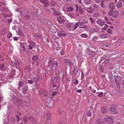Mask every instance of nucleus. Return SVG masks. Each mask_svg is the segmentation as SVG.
<instances>
[{
  "label": "nucleus",
  "mask_w": 124,
  "mask_h": 124,
  "mask_svg": "<svg viewBox=\"0 0 124 124\" xmlns=\"http://www.w3.org/2000/svg\"><path fill=\"white\" fill-rule=\"evenodd\" d=\"M27 88L26 87H24L22 89V92L23 94H26L27 93Z\"/></svg>",
  "instance_id": "nucleus-24"
},
{
  "label": "nucleus",
  "mask_w": 124,
  "mask_h": 124,
  "mask_svg": "<svg viewBox=\"0 0 124 124\" xmlns=\"http://www.w3.org/2000/svg\"><path fill=\"white\" fill-rule=\"evenodd\" d=\"M3 122L4 124H7V122L5 120H3Z\"/></svg>",
  "instance_id": "nucleus-64"
},
{
  "label": "nucleus",
  "mask_w": 124,
  "mask_h": 124,
  "mask_svg": "<svg viewBox=\"0 0 124 124\" xmlns=\"http://www.w3.org/2000/svg\"><path fill=\"white\" fill-rule=\"evenodd\" d=\"M38 59L37 55H35L33 56L32 58V59L34 61H36Z\"/></svg>",
  "instance_id": "nucleus-34"
},
{
  "label": "nucleus",
  "mask_w": 124,
  "mask_h": 124,
  "mask_svg": "<svg viewBox=\"0 0 124 124\" xmlns=\"http://www.w3.org/2000/svg\"><path fill=\"white\" fill-rule=\"evenodd\" d=\"M32 77L35 80V81H37L39 78V77L37 75L35 74H33Z\"/></svg>",
  "instance_id": "nucleus-23"
},
{
  "label": "nucleus",
  "mask_w": 124,
  "mask_h": 124,
  "mask_svg": "<svg viewBox=\"0 0 124 124\" xmlns=\"http://www.w3.org/2000/svg\"><path fill=\"white\" fill-rule=\"evenodd\" d=\"M102 112L103 113H106V111L105 109L103 108L102 109Z\"/></svg>",
  "instance_id": "nucleus-55"
},
{
  "label": "nucleus",
  "mask_w": 124,
  "mask_h": 124,
  "mask_svg": "<svg viewBox=\"0 0 124 124\" xmlns=\"http://www.w3.org/2000/svg\"><path fill=\"white\" fill-rule=\"evenodd\" d=\"M79 22H78L75 23V24L73 25L72 24H70V27L69 28L70 30L73 31L75 30L78 27Z\"/></svg>",
  "instance_id": "nucleus-8"
},
{
  "label": "nucleus",
  "mask_w": 124,
  "mask_h": 124,
  "mask_svg": "<svg viewBox=\"0 0 124 124\" xmlns=\"http://www.w3.org/2000/svg\"><path fill=\"white\" fill-rule=\"evenodd\" d=\"M100 16V13L98 12H96L94 14L93 16L95 17H97Z\"/></svg>",
  "instance_id": "nucleus-27"
},
{
  "label": "nucleus",
  "mask_w": 124,
  "mask_h": 124,
  "mask_svg": "<svg viewBox=\"0 0 124 124\" xmlns=\"http://www.w3.org/2000/svg\"><path fill=\"white\" fill-rule=\"evenodd\" d=\"M117 39L116 38H115L114 39H112V40L111 41L113 43H114L116 41H117Z\"/></svg>",
  "instance_id": "nucleus-42"
},
{
  "label": "nucleus",
  "mask_w": 124,
  "mask_h": 124,
  "mask_svg": "<svg viewBox=\"0 0 124 124\" xmlns=\"http://www.w3.org/2000/svg\"><path fill=\"white\" fill-rule=\"evenodd\" d=\"M55 48L57 50H59L60 49L61 47L59 46H55Z\"/></svg>",
  "instance_id": "nucleus-51"
},
{
  "label": "nucleus",
  "mask_w": 124,
  "mask_h": 124,
  "mask_svg": "<svg viewBox=\"0 0 124 124\" xmlns=\"http://www.w3.org/2000/svg\"><path fill=\"white\" fill-rule=\"evenodd\" d=\"M98 38L96 36H94L92 38L93 41H94L97 40L98 39Z\"/></svg>",
  "instance_id": "nucleus-45"
},
{
  "label": "nucleus",
  "mask_w": 124,
  "mask_h": 124,
  "mask_svg": "<svg viewBox=\"0 0 124 124\" xmlns=\"http://www.w3.org/2000/svg\"><path fill=\"white\" fill-rule=\"evenodd\" d=\"M89 20L91 21L92 24H94L95 22L94 20L91 17H89Z\"/></svg>",
  "instance_id": "nucleus-36"
},
{
  "label": "nucleus",
  "mask_w": 124,
  "mask_h": 124,
  "mask_svg": "<svg viewBox=\"0 0 124 124\" xmlns=\"http://www.w3.org/2000/svg\"><path fill=\"white\" fill-rule=\"evenodd\" d=\"M78 80H76L74 82V84L75 85H77L78 83Z\"/></svg>",
  "instance_id": "nucleus-52"
},
{
  "label": "nucleus",
  "mask_w": 124,
  "mask_h": 124,
  "mask_svg": "<svg viewBox=\"0 0 124 124\" xmlns=\"http://www.w3.org/2000/svg\"><path fill=\"white\" fill-rule=\"evenodd\" d=\"M109 110L112 114H116L117 113L116 109L115 108L111 107L109 109Z\"/></svg>",
  "instance_id": "nucleus-12"
},
{
  "label": "nucleus",
  "mask_w": 124,
  "mask_h": 124,
  "mask_svg": "<svg viewBox=\"0 0 124 124\" xmlns=\"http://www.w3.org/2000/svg\"><path fill=\"white\" fill-rule=\"evenodd\" d=\"M113 118V117L110 116L108 115H106L104 117L103 119L106 122L108 123H109L111 121V120Z\"/></svg>",
  "instance_id": "nucleus-7"
},
{
  "label": "nucleus",
  "mask_w": 124,
  "mask_h": 124,
  "mask_svg": "<svg viewBox=\"0 0 124 124\" xmlns=\"http://www.w3.org/2000/svg\"><path fill=\"white\" fill-rule=\"evenodd\" d=\"M122 3L121 2H119L117 3L116 4V7L118 8H120L122 6Z\"/></svg>",
  "instance_id": "nucleus-26"
},
{
  "label": "nucleus",
  "mask_w": 124,
  "mask_h": 124,
  "mask_svg": "<svg viewBox=\"0 0 124 124\" xmlns=\"http://www.w3.org/2000/svg\"><path fill=\"white\" fill-rule=\"evenodd\" d=\"M44 91L42 90H40L39 91V94H42L43 93H44Z\"/></svg>",
  "instance_id": "nucleus-50"
},
{
  "label": "nucleus",
  "mask_w": 124,
  "mask_h": 124,
  "mask_svg": "<svg viewBox=\"0 0 124 124\" xmlns=\"http://www.w3.org/2000/svg\"><path fill=\"white\" fill-rule=\"evenodd\" d=\"M57 93L56 92H54L53 93L52 95L53 96H55L57 94Z\"/></svg>",
  "instance_id": "nucleus-54"
},
{
  "label": "nucleus",
  "mask_w": 124,
  "mask_h": 124,
  "mask_svg": "<svg viewBox=\"0 0 124 124\" xmlns=\"http://www.w3.org/2000/svg\"><path fill=\"white\" fill-rule=\"evenodd\" d=\"M101 7L103 8H105V4L104 3V1L103 0H101Z\"/></svg>",
  "instance_id": "nucleus-33"
},
{
  "label": "nucleus",
  "mask_w": 124,
  "mask_h": 124,
  "mask_svg": "<svg viewBox=\"0 0 124 124\" xmlns=\"http://www.w3.org/2000/svg\"><path fill=\"white\" fill-rule=\"evenodd\" d=\"M20 87H22L24 85V83L23 82L21 81H20L18 83Z\"/></svg>",
  "instance_id": "nucleus-30"
},
{
  "label": "nucleus",
  "mask_w": 124,
  "mask_h": 124,
  "mask_svg": "<svg viewBox=\"0 0 124 124\" xmlns=\"http://www.w3.org/2000/svg\"><path fill=\"white\" fill-rule=\"evenodd\" d=\"M97 23L100 26L102 27L103 26L105 25V22L102 19H99L97 20Z\"/></svg>",
  "instance_id": "nucleus-5"
},
{
  "label": "nucleus",
  "mask_w": 124,
  "mask_h": 124,
  "mask_svg": "<svg viewBox=\"0 0 124 124\" xmlns=\"http://www.w3.org/2000/svg\"><path fill=\"white\" fill-rule=\"evenodd\" d=\"M28 83L31 84H32L33 83V81L32 80H28Z\"/></svg>",
  "instance_id": "nucleus-44"
},
{
  "label": "nucleus",
  "mask_w": 124,
  "mask_h": 124,
  "mask_svg": "<svg viewBox=\"0 0 124 124\" xmlns=\"http://www.w3.org/2000/svg\"><path fill=\"white\" fill-rule=\"evenodd\" d=\"M14 102L15 104L18 105L19 106L22 107L24 106V102L23 101H22L20 99H14Z\"/></svg>",
  "instance_id": "nucleus-3"
},
{
  "label": "nucleus",
  "mask_w": 124,
  "mask_h": 124,
  "mask_svg": "<svg viewBox=\"0 0 124 124\" xmlns=\"http://www.w3.org/2000/svg\"><path fill=\"white\" fill-rule=\"evenodd\" d=\"M104 121L102 119H98L96 120L97 124H104Z\"/></svg>",
  "instance_id": "nucleus-16"
},
{
  "label": "nucleus",
  "mask_w": 124,
  "mask_h": 124,
  "mask_svg": "<svg viewBox=\"0 0 124 124\" xmlns=\"http://www.w3.org/2000/svg\"><path fill=\"white\" fill-rule=\"evenodd\" d=\"M112 29H111L110 28L108 29H107V32H108L109 33L111 34L112 32Z\"/></svg>",
  "instance_id": "nucleus-37"
},
{
  "label": "nucleus",
  "mask_w": 124,
  "mask_h": 124,
  "mask_svg": "<svg viewBox=\"0 0 124 124\" xmlns=\"http://www.w3.org/2000/svg\"><path fill=\"white\" fill-rule=\"evenodd\" d=\"M104 19L105 21H107L109 20V19H108V18L106 16L105 17Z\"/></svg>",
  "instance_id": "nucleus-58"
},
{
  "label": "nucleus",
  "mask_w": 124,
  "mask_h": 124,
  "mask_svg": "<svg viewBox=\"0 0 124 124\" xmlns=\"http://www.w3.org/2000/svg\"><path fill=\"white\" fill-rule=\"evenodd\" d=\"M115 4H113L112 2H110L108 6V8L109 9L112 10H113L115 7Z\"/></svg>",
  "instance_id": "nucleus-10"
},
{
  "label": "nucleus",
  "mask_w": 124,
  "mask_h": 124,
  "mask_svg": "<svg viewBox=\"0 0 124 124\" xmlns=\"http://www.w3.org/2000/svg\"><path fill=\"white\" fill-rule=\"evenodd\" d=\"M59 78L57 76H54L52 78V81L53 83H56L59 81Z\"/></svg>",
  "instance_id": "nucleus-11"
},
{
  "label": "nucleus",
  "mask_w": 124,
  "mask_h": 124,
  "mask_svg": "<svg viewBox=\"0 0 124 124\" xmlns=\"http://www.w3.org/2000/svg\"><path fill=\"white\" fill-rule=\"evenodd\" d=\"M20 46L22 48H24L25 47V45L24 43H21Z\"/></svg>",
  "instance_id": "nucleus-53"
},
{
  "label": "nucleus",
  "mask_w": 124,
  "mask_h": 124,
  "mask_svg": "<svg viewBox=\"0 0 124 124\" xmlns=\"http://www.w3.org/2000/svg\"><path fill=\"white\" fill-rule=\"evenodd\" d=\"M59 124H64V121L62 118H61L60 120L59 121Z\"/></svg>",
  "instance_id": "nucleus-31"
},
{
  "label": "nucleus",
  "mask_w": 124,
  "mask_h": 124,
  "mask_svg": "<svg viewBox=\"0 0 124 124\" xmlns=\"http://www.w3.org/2000/svg\"><path fill=\"white\" fill-rule=\"evenodd\" d=\"M113 10H110V11H109V12H108V15L110 16L112 15V13H112V11Z\"/></svg>",
  "instance_id": "nucleus-43"
},
{
  "label": "nucleus",
  "mask_w": 124,
  "mask_h": 124,
  "mask_svg": "<svg viewBox=\"0 0 124 124\" xmlns=\"http://www.w3.org/2000/svg\"><path fill=\"white\" fill-rule=\"evenodd\" d=\"M51 116L49 114H45L43 116V120L45 123L50 124L51 123Z\"/></svg>",
  "instance_id": "nucleus-2"
},
{
  "label": "nucleus",
  "mask_w": 124,
  "mask_h": 124,
  "mask_svg": "<svg viewBox=\"0 0 124 124\" xmlns=\"http://www.w3.org/2000/svg\"><path fill=\"white\" fill-rule=\"evenodd\" d=\"M107 57H108L107 55H104L101 58V59H107Z\"/></svg>",
  "instance_id": "nucleus-47"
},
{
  "label": "nucleus",
  "mask_w": 124,
  "mask_h": 124,
  "mask_svg": "<svg viewBox=\"0 0 124 124\" xmlns=\"http://www.w3.org/2000/svg\"><path fill=\"white\" fill-rule=\"evenodd\" d=\"M30 18V17L29 15H27L25 16V19L27 20H29Z\"/></svg>",
  "instance_id": "nucleus-40"
},
{
  "label": "nucleus",
  "mask_w": 124,
  "mask_h": 124,
  "mask_svg": "<svg viewBox=\"0 0 124 124\" xmlns=\"http://www.w3.org/2000/svg\"><path fill=\"white\" fill-rule=\"evenodd\" d=\"M12 35V34L10 32L9 33H8V34L7 35V37L8 38H10L11 36Z\"/></svg>",
  "instance_id": "nucleus-46"
},
{
  "label": "nucleus",
  "mask_w": 124,
  "mask_h": 124,
  "mask_svg": "<svg viewBox=\"0 0 124 124\" xmlns=\"http://www.w3.org/2000/svg\"><path fill=\"white\" fill-rule=\"evenodd\" d=\"M64 62L65 65H69V63L70 62V60H68L65 59Z\"/></svg>",
  "instance_id": "nucleus-29"
},
{
  "label": "nucleus",
  "mask_w": 124,
  "mask_h": 124,
  "mask_svg": "<svg viewBox=\"0 0 124 124\" xmlns=\"http://www.w3.org/2000/svg\"><path fill=\"white\" fill-rule=\"evenodd\" d=\"M104 45L106 47H109L110 46L111 44L109 43H105L104 44Z\"/></svg>",
  "instance_id": "nucleus-39"
},
{
  "label": "nucleus",
  "mask_w": 124,
  "mask_h": 124,
  "mask_svg": "<svg viewBox=\"0 0 124 124\" xmlns=\"http://www.w3.org/2000/svg\"><path fill=\"white\" fill-rule=\"evenodd\" d=\"M55 13L57 15H59L60 14V13L59 12H58L56 11L55 12Z\"/></svg>",
  "instance_id": "nucleus-56"
},
{
  "label": "nucleus",
  "mask_w": 124,
  "mask_h": 124,
  "mask_svg": "<svg viewBox=\"0 0 124 124\" xmlns=\"http://www.w3.org/2000/svg\"><path fill=\"white\" fill-rule=\"evenodd\" d=\"M18 39V38L17 37H16L14 38V39L15 40H17Z\"/></svg>",
  "instance_id": "nucleus-59"
},
{
  "label": "nucleus",
  "mask_w": 124,
  "mask_h": 124,
  "mask_svg": "<svg viewBox=\"0 0 124 124\" xmlns=\"http://www.w3.org/2000/svg\"><path fill=\"white\" fill-rule=\"evenodd\" d=\"M81 89H78L77 91V93H80L81 92Z\"/></svg>",
  "instance_id": "nucleus-62"
},
{
  "label": "nucleus",
  "mask_w": 124,
  "mask_h": 124,
  "mask_svg": "<svg viewBox=\"0 0 124 124\" xmlns=\"http://www.w3.org/2000/svg\"><path fill=\"white\" fill-rule=\"evenodd\" d=\"M84 23L83 22H81L79 23L78 24L79 27L80 28H83L85 27V26L84 24Z\"/></svg>",
  "instance_id": "nucleus-22"
},
{
  "label": "nucleus",
  "mask_w": 124,
  "mask_h": 124,
  "mask_svg": "<svg viewBox=\"0 0 124 124\" xmlns=\"http://www.w3.org/2000/svg\"><path fill=\"white\" fill-rule=\"evenodd\" d=\"M78 71V70L76 67H74L72 71L73 74L74 75H76L77 74Z\"/></svg>",
  "instance_id": "nucleus-17"
},
{
  "label": "nucleus",
  "mask_w": 124,
  "mask_h": 124,
  "mask_svg": "<svg viewBox=\"0 0 124 124\" xmlns=\"http://www.w3.org/2000/svg\"><path fill=\"white\" fill-rule=\"evenodd\" d=\"M120 41L117 42L116 43V46L117 47H118L122 45V43L124 42V41L120 39Z\"/></svg>",
  "instance_id": "nucleus-20"
},
{
  "label": "nucleus",
  "mask_w": 124,
  "mask_h": 124,
  "mask_svg": "<svg viewBox=\"0 0 124 124\" xmlns=\"http://www.w3.org/2000/svg\"><path fill=\"white\" fill-rule=\"evenodd\" d=\"M108 35L106 34H102L100 36V37L101 39L105 38L108 37Z\"/></svg>",
  "instance_id": "nucleus-21"
},
{
  "label": "nucleus",
  "mask_w": 124,
  "mask_h": 124,
  "mask_svg": "<svg viewBox=\"0 0 124 124\" xmlns=\"http://www.w3.org/2000/svg\"><path fill=\"white\" fill-rule=\"evenodd\" d=\"M15 62L13 61H12L11 62V65L12 66H14V65L15 64Z\"/></svg>",
  "instance_id": "nucleus-57"
},
{
  "label": "nucleus",
  "mask_w": 124,
  "mask_h": 124,
  "mask_svg": "<svg viewBox=\"0 0 124 124\" xmlns=\"http://www.w3.org/2000/svg\"><path fill=\"white\" fill-rule=\"evenodd\" d=\"M57 19L59 23H60L61 24L63 23L65 21L63 18L61 16L57 17Z\"/></svg>",
  "instance_id": "nucleus-14"
},
{
  "label": "nucleus",
  "mask_w": 124,
  "mask_h": 124,
  "mask_svg": "<svg viewBox=\"0 0 124 124\" xmlns=\"http://www.w3.org/2000/svg\"><path fill=\"white\" fill-rule=\"evenodd\" d=\"M106 22L107 24H109V25H111V23L110 22H108V21H106Z\"/></svg>",
  "instance_id": "nucleus-63"
},
{
  "label": "nucleus",
  "mask_w": 124,
  "mask_h": 124,
  "mask_svg": "<svg viewBox=\"0 0 124 124\" xmlns=\"http://www.w3.org/2000/svg\"><path fill=\"white\" fill-rule=\"evenodd\" d=\"M84 2L86 5H88L90 4L91 2V0H84Z\"/></svg>",
  "instance_id": "nucleus-25"
},
{
  "label": "nucleus",
  "mask_w": 124,
  "mask_h": 124,
  "mask_svg": "<svg viewBox=\"0 0 124 124\" xmlns=\"http://www.w3.org/2000/svg\"><path fill=\"white\" fill-rule=\"evenodd\" d=\"M73 8H72L71 6H70L69 7H68L67 8V11H70L72 10Z\"/></svg>",
  "instance_id": "nucleus-32"
},
{
  "label": "nucleus",
  "mask_w": 124,
  "mask_h": 124,
  "mask_svg": "<svg viewBox=\"0 0 124 124\" xmlns=\"http://www.w3.org/2000/svg\"><path fill=\"white\" fill-rule=\"evenodd\" d=\"M48 66L51 68V71L55 74L57 73L59 70L57 60L56 59L53 60L51 58L49 59Z\"/></svg>",
  "instance_id": "nucleus-1"
},
{
  "label": "nucleus",
  "mask_w": 124,
  "mask_h": 124,
  "mask_svg": "<svg viewBox=\"0 0 124 124\" xmlns=\"http://www.w3.org/2000/svg\"><path fill=\"white\" fill-rule=\"evenodd\" d=\"M93 112V108H90L88 111L87 112V115L88 116H91V114Z\"/></svg>",
  "instance_id": "nucleus-19"
},
{
  "label": "nucleus",
  "mask_w": 124,
  "mask_h": 124,
  "mask_svg": "<svg viewBox=\"0 0 124 124\" xmlns=\"http://www.w3.org/2000/svg\"><path fill=\"white\" fill-rule=\"evenodd\" d=\"M59 32L58 34V36L59 37H60L61 36H66L67 35L63 31L60 30L59 31Z\"/></svg>",
  "instance_id": "nucleus-15"
},
{
  "label": "nucleus",
  "mask_w": 124,
  "mask_h": 124,
  "mask_svg": "<svg viewBox=\"0 0 124 124\" xmlns=\"http://www.w3.org/2000/svg\"><path fill=\"white\" fill-rule=\"evenodd\" d=\"M104 27L102 28V30H106L108 27V25L107 24H105Z\"/></svg>",
  "instance_id": "nucleus-41"
},
{
  "label": "nucleus",
  "mask_w": 124,
  "mask_h": 124,
  "mask_svg": "<svg viewBox=\"0 0 124 124\" xmlns=\"http://www.w3.org/2000/svg\"><path fill=\"white\" fill-rule=\"evenodd\" d=\"M44 4L46 6H48L49 5V2H48V1L47 2H44Z\"/></svg>",
  "instance_id": "nucleus-49"
},
{
  "label": "nucleus",
  "mask_w": 124,
  "mask_h": 124,
  "mask_svg": "<svg viewBox=\"0 0 124 124\" xmlns=\"http://www.w3.org/2000/svg\"><path fill=\"white\" fill-rule=\"evenodd\" d=\"M60 53L62 55L64 54V52L63 50H62L60 52Z\"/></svg>",
  "instance_id": "nucleus-61"
},
{
  "label": "nucleus",
  "mask_w": 124,
  "mask_h": 124,
  "mask_svg": "<svg viewBox=\"0 0 124 124\" xmlns=\"http://www.w3.org/2000/svg\"><path fill=\"white\" fill-rule=\"evenodd\" d=\"M21 114H19V116H18L17 115H16V117L17 118V119L18 120V122H20L19 121V120H20V118H21V119H22V117H21Z\"/></svg>",
  "instance_id": "nucleus-28"
},
{
  "label": "nucleus",
  "mask_w": 124,
  "mask_h": 124,
  "mask_svg": "<svg viewBox=\"0 0 124 124\" xmlns=\"http://www.w3.org/2000/svg\"><path fill=\"white\" fill-rule=\"evenodd\" d=\"M81 36L82 37V38H86L87 37L88 35L87 34H86L83 33L81 35Z\"/></svg>",
  "instance_id": "nucleus-35"
},
{
  "label": "nucleus",
  "mask_w": 124,
  "mask_h": 124,
  "mask_svg": "<svg viewBox=\"0 0 124 124\" xmlns=\"http://www.w3.org/2000/svg\"><path fill=\"white\" fill-rule=\"evenodd\" d=\"M103 95V93L102 92H101L99 93V97H102Z\"/></svg>",
  "instance_id": "nucleus-48"
},
{
  "label": "nucleus",
  "mask_w": 124,
  "mask_h": 124,
  "mask_svg": "<svg viewBox=\"0 0 124 124\" xmlns=\"http://www.w3.org/2000/svg\"><path fill=\"white\" fill-rule=\"evenodd\" d=\"M8 68V66L4 64H2L0 65V70L6 71Z\"/></svg>",
  "instance_id": "nucleus-9"
},
{
  "label": "nucleus",
  "mask_w": 124,
  "mask_h": 124,
  "mask_svg": "<svg viewBox=\"0 0 124 124\" xmlns=\"http://www.w3.org/2000/svg\"><path fill=\"white\" fill-rule=\"evenodd\" d=\"M56 4V3L54 1H52L51 5L53 7Z\"/></svg>",
  "instance_id": "nucleus-38"
},
{
  "label": "nucleus",
  "mask_w": 124,
  "mask_h": 124,
  "mask_svg": "<svg viewBox=\"0 0 124 124\" xmlns=\"http://www.w3.org/2000/svg\"><path fill=\"white\" fill-rule=\"evenodd\" d=\"M92 8L93 10L97 11L99 9L100 7L99 6L94 4L92 5Z\"/></svg>",
  "instance_id": "nucleus-13"
},
{
  "label": "nucleus",
  "mask_w": 124,
  "mask_h": 124,
  "mask_svg": "<svg viewBox=\"0 0 124 124\" xmlns=\"http://www.w3.org/2000/svg\"><path fill=\"white\" fill-rule=\"evenodd\" d=\"M120 39L123 40H124V35L123 36H121L120 38Z\"/></svg>",
  "instance_id": "nucleus-60"
},
{
  "label": "nucleus",
  "mask_w": 124,
  "mask_h": 124,
  "mask_svg": "<svg viewBox=\"0 0 124 124\" xmlns=\"http://www.w3.org/2000/svg\"><path fill=\"white\" fill-rule=\"evenodd\" d=\"M23 121L25 122L27 120V119H29L32 122L33 124H34L35 123V121L34 119L32 116H30L28 117V118L25 116H23Z\"/></svg>",
  "instance_id": "nucleus-6"
},
{
  "label": "nucleus",
  "mask_w": 124,
  "mask_h": 124,
  "mask_svg": "<svg viewBox=\"0 0 124 124\" xmlns=\"http://www.w3.org/2000/svg\"><path fill=\"white\" fill-rule=\"evenodd\" d=\"M36 43L33 42H31L29 41H28L27 42V46H29L28 49L30 50H31L32 49L33 47L35 46Z\"/></svg>",
  "instance_id": "nucleus-4"
},
{
  "label": "nucleus",
  "mask_w": 124,
  "mask_h": 124,
  "mask_svg": "<svg viewBox=\"0 0 124 124\" xmlns=\"http://www.w3.org/2000/svg\"><path fill=\"white\" fill-rule=\"evenodd\" d=\"M118 15V12L117 11H114L112 13V16L114 18L117 17Z\"/></svg>",
  "instance_id": "nucleus-18"
}]
</instances>
